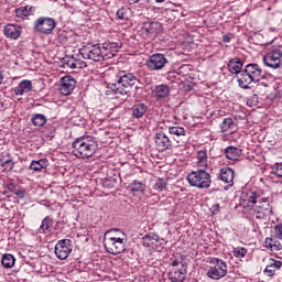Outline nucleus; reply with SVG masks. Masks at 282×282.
Wrapping results in <instances>:
<instances>
[{
    "instance_id": "obj_1",
    "label": "nucleus",
    "mask_w": 282,
    "mask_h": 282,
    "mask_svg": "<svg viewBox=\"0 0 282 282\" xmlns=\"http://www.w3.org/2000/svg\"><path fill=\"white\" fill-rule=\"evenodd\" d=\"M140 79L133 73H127V70H119L116 74V79L112 83L107 84L106 96H129L133 87L138 88Z\"/></svg>"
},
{
    "instance_id": "obj_2",
    "label": "nucleus",
    "mask_w": 282,
    "mask_h": 282,
    "mask_svg": "<svg viewBox=\"0 0 282 282\" xmlns=\"http://www.w3.org/2000/svg\"><path fill=\"white\" fill-rule=\"evenodd\" d=\"M72 149V153L75 158H78L79 160H88V158L96 155V152L98 151V141L96 140V137L83 135L73 141Z\"/></svg>"
},
{
    "instance_id": "obj_3",
    "label": "nucleus",
    "mask_w": 282,
    "mask_h": 282,
    "mask_svg": "<svg viewBox=\"0 0 282 282\" xmlns=\"http://www.w3.org/2000/svg\"><path fill=\"white\" fill-rule=\"evenodd\" d=\"M127 234L120 229L107 231L104 239V246L109 254H122L127 247L124 245Z\"/></svg>"
},
{
    "instance_id": "obj_4",
    "label": "nucleus",
    "mask_w": 282,
    "mask_h": 282,
    "mask_svg": "<svg viewBox=\"0 0 282 282\" xmlns=\"http://www.w3.org/2000/svg\"><path fill=\"white\" fill-rule=\"evenodd\" d=\"M263 78V69L259 64H248L238 76V85L241 89H250L252 83H259Z\"/></svg>"
},
{
    "instance_id": "obj_5",
    "label": "nucleus",
    "mask_w": 282,
    "mask_h": 282,
    "mask_svg": "<svg viewBox=\"0 0 282 282\" xmlns=\"http://www.w3.org/2000/svg\"><path fill=\"white\" fill-rule=\"evenodd\" d=\"M187 182L189 185L196 188H210V184H213V181L210 180V173L206 172L205 169L192 171L187 175Z\"/></svg>"
},
{
    "instance_id": "obj_6",
    "label": "nucleus",
    "mask_w": 282,
    "mask_h": 282,
    "mask_svg": "<svg viewBox=\"0 0 282 282\" xmlns=\"http://www.w3.org/2000/svg\"><path fill=\"white\" fill-rule=\"evenodd\" d=\"M226 274H228V265L224 262V260L219 258L212 259L209 262L207 276L209 279H214L215 281H219V279H224Z\"/></svg>"
},
{
    "instance_id": "obj_7",
    "label": "nucleus",
    "mask_w": 282,
    "mask_h": 282,
    "mask_svg": "<svg viewBox=\"0 0 282 282\" xmlns=\"http://www.w3.org/2000/svg\"><path fill=\"white\" fill-rule=\"evenodd\" d=\"M56 28V21L53 18L40 17L33 24L35 32L40 34H52Z\"/></svg>"
},
{
    "instance_id": "obj_8",
    "label": "nucleus",
    "mask_w": 282,
    "mask_h": 282,
    "mask_svg": "<svg viewBox=\"0 0 282 282\" xmlns=\"http://www.w3.org/2000/svg\"><path fill=\"white\" fill-rule=\"evenodd\" d=\"M162 32V23L148 21L142 24L141 34L147 41H153Z\"/></svg>"
},
{
    "instance_id": "obj_9",
    "label": "nucleus",
    "mask_w": 282,
    "mask_h": 282,
    "mask_svg": "<svg viewBox=\"0 0 282 282\" xmlns=\"http://www.w3.org/2000/svg\"><path fill=\"white\" fill-rule=\"evenodd\" d=\"M79 54L83 56V58L95 61V63H100V61H102V50L100 44L84 46L79 48Z\"/></svg>"
},
{
    "instance_id": "obj_10",
    "label": "nucleus",
    "mask_w": 282,
    "mask_h": 282,
    "mask_svg": "<svg viewBox=\"0 0 282 282\" xmlns=\"http://www.w3.org/2000/svg\"><path fill=\"white\" fill-rule=\"evenodd\" d=\"M147 65L150 72H160V69H164L169 65V59L164 54L155 53L148 58Z\"/></svg>"
},
{
    "instance_id": "obj_11",
    "label": "nucleus",
    "mask_w": 282,
    "mask_h": 282,
    "mask_svg": "<svg viewBox=\"0 0 282 282\" xmlns=\"http://www.w3.org/2000/svg\"><path fill=\"white\" fill-rule=\"evenodd\" d=\"M263 64L271 69H279L282 66V52L279 48L272 50L263 57Z\"/></svg>"
},
{
    "instance_id": "obj_12",
    "label": "nucleus",
    "mask_w": 282,
    "mask_h": 282,
    "mask_svg": "<svg viewBox=\"0 0 282 282\" xmlns=\"http://www.w3.org/2000/svg\"><path fill=\"white\" fill-rule=\"evenodd\" d=\"M101 56L102 61H109V58H113L116 54L120 52L122 48V43L118 42H105L101 44Z\"/></svg>"
},
{
    "instance_id": "obj_13",
    "label": "nucleus",
    "mask_w": 282,
    "mask_h": 282,
    "mask_svg": "<svg viewBox=\"0 0 282 282\" xmlns=\"http://www.w3.org/2000/svg\"><path fill=\"white\" fill-rule=\"evenodd\" d=\"M72 250L73 247L70 239H62L55 245V254L61 261H65V259L72 254Z\"/></svg>"
},
{
    "instance_id": "obj_14",
    "label": "nucleus",
    "mask_w": 282,
    "mask_h": 282,
    "mask_svg": "<svg viewBox=\"0 0 282 282\" xmlns=\"http://www.w3.org/2000/svg\"><path fill=\"white\" fill-rule=\"evenodd\" d=\"M154 142L158 151H171L173 149V141L162 131L155 133Z\"/></svg>"
},
{
    "instance_id": "obj_15",
    "label": "nucleus",
    "mask_w": 282,
    "mask_h": 282,
    "mask_svg": "<svg viewBox=\"0 0 282 282\" xmlns=\"http://www.w3.org/2000/svg\"><path fill=\"white\" fill-rule=\"evenodd\" d=\"M76 89V80L72 76H64L61 79L59 94L62 96H69Z\"/></svg>"
},
{
    "instance_id": "obj_16",
    "label": "nucleus",
    "mask_w": 282,
    "mask_h": 282,
    "mask_svg": "<svg viewBox=\"0 0 282 282\" xmlns=\"http://www.w3.org/2000/svg\"><path fill=\"white\" fill-rule=\"evenodd\" d=\"M4 36L7 39H11L12 41H17L19 36H21L22 28L19 24H7L3 29Z\"/></svg>"
},
{
    "instance_id": "obj_17",
    "label": "nucleus",
    "mask_w": 282,
    "mask_h": 282,
    "mask_svg": "<svg viewBox=\"0 0 282 282\" xmlns=\"http://www.w3.org/2000/svg\"><path fill=\"white\" fill-rule=\"evenodd\" d=\"M219 180L232 186L235 184V170L232 167H223L219 171Z\"/></svg>"
},
{
    "instance_id": "obj_18",
    "label": "nucleus",
    "mask_w": 282,
    "mask_h": 282,
    "mask_svg": "<svg viewBox=\"0 0 282 282\" xmlns=\"http://www.w3.org/2000/svg\"><path fill=\"white\" fill-rule=\"evenodd\" d=\"M186 264H182V268L178 270H173L171 272H169V279L172 282H184V280L186 279Z\"/></svg>"
},
{
    "instance_id": "obj_19",
    "label": "nucleus",
    "mask_w": 282,
    "mask_h": 282,
    "mask_svg": "<svg viewBox=\"0 0 282 282\" xmlns=\"http://www.w3.org/2000/svg\"><path fill=\"white\" fill-rule=\"evenodd\" d=\"M32 91V80L24 79L19 83L18 87L14 88L15 96H23L24 94H30Z\"/></svg>"
},
{
    "instance_id": "obj_20",
    "label": "nucleus",
    "mask_w": 282,
    "mask_h": 282,
    "mask_svg": "<svg viewBox=\"0 0 282 282\" xmlns=\"http://www.w3.org/2000/svg\"><path fill=\"white\" fill-rule=\"evenodd\" d=\"M219 128L221 133H228V131L235 133V131H237V123L235 120H232V118H225Z\"/></svg>"
},
{
    "instance_id": "obj_21",
    "label": "nucleus",
    "mask_w": 282,
    "mask_h": 282,
    "mask_svg": "<svg viewBox=\"0 0 282 282\" xmlns=\"http://www.w3.org/2000/svg\"><path fill=\"white\" fill-rule=\"evenodd\" d=\"M257 199H259V194L254 191H247L241 194V200L247 202V206H254L257 204Z\"/></svg>"
},
{
    "instance_id": "obj_22",
    "label": "nucleus",
    "mask_w": 282,
    "mask_h": 282,
    "mask_svg": "<svg viewBox=\"0 0 282 282\" xmlns=\"http://www.w3.org/2000/svg\"><path fill=\"white\" fill-rule=\"evenodd\" d=\"M281 261L271 259L270 263L264 269V274H267V276H274L276 270H281Z\"/></svg>"
},
{
    "instance_id": "obj_23",
    "label": "nucleus",
    "mask_w": 282,
    "mask_h": 282,
    "mask_svg": "<svg viewBox=\"0 0 282 282\" xmlns=\"http://www.w3.org/2000/svg\"><path fill=\"white\" fill-rule=\"evenodd\" d=\"M228 69L230 72V74H240L241 75V67H243V62H241V59H239L238 57L236 58H231L228 62Z\"/></svg>"
},
{
    "instance_id": "obj_24",
    "label": "nucleus",
    "mask_w": 282,
    "mask_h": 282,
    "mask_svg": "<svg viewBox=\"0 0 282 282\" xmlns=\"http://www.w3.org/2000/svg\"><path fill=\"white\" fill-rule=\"evenodd\" d=\"M32 14H34V7L32 6H25L15 9V17L18 19H25L28 17H32Z\"/></svg>"
},
{
    "instance_id": "obj_25",
    "label": "nucleus",
    "mask_w": 282,
    "mask_h": 282,
    "mask_svg": "<svg viewBox=\"0 0 282 282\" xmlns=\"http://www.w3.org/2000/svg\"><path fill=\"white\" fill-rule=\"evenodd\" d=\"M158 241H160V236H158L155 232H149L142 237V245L145 248H151L154 246V243H158Z\"/></svg>"
},
{
    "instance_id": "obj_26",
    "label": "nucleus",
    "mask_w": 282,
    "mask_h": 282,
    "mask_svg": "<svg viewBox=\"0 0 282 282\" xmlns=\"http://www.w3.org/2000/svg\"><path fill=\"white\" fill-rule=\"evenodd\" d=\"M225 155L227 160H232L234 162L241 158V149L235 147H227L225 149Z\"/></svg>"
},
{
    "instance_id": "obj_27",
    "label": "nucleus",
    "mask_w": 282,
    "mask_h": 282,
    "mask_svg": "<svg viewBox=\"0 0 282 282\" xmlns=\"http://www.w3.org/2000/svg\"><path fill=\"white\" fill-rule=\"evenodd\" d=\"M149 107H147L144 104H135L132 106L131 111H132V118L140 119L147 113V110Z\"/></svg>"
},
{
    "instance_id": "obj_28",
    "label": "nucleus",
    "mask_w": 282,
    "mask_h": 282,
    "mask_svg": "<svg viewBox=\"0 0 282 282\" xmlns=\"http://www.w3.org/2000/svg\"><path fill=\"white\" fill-rule=\"evenodd\" d=\"M264 248H268L272 252H279V250H282V245L274 238H265Z\"/></svg>"
},
{
    "instance_id": "obj_29",
    "label": "nucleus",
    "mask_w": 282,
    "mask_h": 282,
    "mask_svg": "<svg viewBox=\"0 0 282 282\" xmlns=\"http://www.w3.org/2000/svg\"><path fill=\"white\" fill-rule=\"evenodd\" d=\"M154 94V98L162 100V98H166L171 94V89L166 85H160L155 87Z\"/></svg>"
},
{
    "instance_id": "obj_30",
    "label": "nucleus",
    "mask_w": 282,
    "mask_h": 282,
    "mask_svg": "<svg viewBox=\"0 0 282 282\" xmlns=\"http://www.w3.org/2000/svg\"><path fill=\"white\" fill-rule=\"evenodd\" d=\"M50 166V161L47 159H40L37 161H32L30 164L31 171H43Z\"/></svg>"
},
{
    "instance_id": "obj_31",
    "label": "nucleus",
    "mask_w": 282,
    "mask_h": 282,
    "mask_svg": "<svg viewBox=\"0 0 282 282\" xmlns=\"http://www.w3.org/2000/svg\"><path fill=\"white\" fill-rule=\"evenodd\" d=\"M197 166L198 169H208V154L206 151L200 150L197 153Z\"/></svg>"
},
{
    "instance_id": "obj_32",
    "label": "nucleus",
    "mask_w": 282,
    "mask_h": 282,
    "mask_svg": "<svg viewBox=\"0 0 282 282\" xmlns=\"http://www.w3.org/2000/svg\"><path fill=\"white\" fill-rule=\"evenodd\" d=\"M52 226H54V219H52V216H46L43 220L42 224L39 228V232L41 235H45V232H47V230H50V228H52Z\"/></svg>"
},
{
    "instance_id": "obj_33",
    "label": "nucleus",
    "mask_w": 282,
    "mask_h": 282,
    "mask_svg": "<svg viewBox=\"0 0 282 282\" xmlns=\"http://www.w3.org/2000/svg\"><path fill=\"white\" fill-rule=\"evenodd\" d=\"M0 164L1 166H4V171H12V169H14V161H12L10 153L2 155L0 159Z\"/></svg>"
},
{
    "instance_id": "obj_34",
    "label": "nucleus",
    "mask_w": 282,
    "mask_h": 282,
    "mask_svg": "<svg viewBox=\"0 0 282 282\" xmlns=\"http://www.w3.org/2000/svg\"><path fill=\"white\" fill-rule=\"evenodd\" d=\"M17 262V259L11 253H6L2 256L1 264L3 268L10 269L14 268V263Z\"/></svg>"
},
{
    "instance_id": "obj_35",
    "label": "nucleus",
    "mask_w": 282,
    "mask_h": 282,
    "mask_svg": "<svg viewBox=\"0 0 282 282\" xmlns=\"http://www.w3.org/2000/svg\"><path fill=\"white\" fill-rule=\"evenodd\" d=\"M131 193H144L147 185L140 181H133L130 185Z\"/></svg>"
},
{
    "instance_id": "obj_36",
    "label": "nucleus",
    "mask_w": 282,
    "mask_h": 282,
    "mask_svg": "<svg viewBox=\"0 0 282 282\" xmlns=\"http://www.w3.org/2000/svg\"><path fill=\"white\" fill-rule=\"evenodd\" d=\"M169 133L176 138H182V135H186V129H184V127L173 126L169 127Z\"/></svg>"
},
{
    "instance_id": "obj_37",
    "label": "nucleus",
    "mask_w": 282,
    "mask_h": 282,
    "mask_svg": "<svg viewBox=\"0 0 282 282\" xmlns=\"http://www.w3.org/2000/svg\"><path fill=\"white\" fill-rule=\"evenodd\" d=\"M45 122H47V118L42 113H36L32 118V124H34V127H43Z\"/></svg>"
},
{
    "instance_id": "obj_38",
    "label": "nucleus",
    "mask_w": 282,
    "mask_h": 282,
    "mask_svg": "<svg viewBox=\"0 0 282 282\" xmlns=\"http://www.w3.org/2000/svg\"><path fill=\"white\" fill-rule=\"evenodd\" d=\"M63 63L64 65H66V67H69L70 69H76V67H79V65L77 64V59L74 57H64Z\"/></svg>"
},
{
    "instance_id": "obj_39",
    "label": "nucleus",
    "mask_w": 282,
    "mask_h": 282,
    "mask_svg": "<svg viewBox=\"0 0 282 282\" xmlns=\"http://www.w3.org/2000/svg\"><path fill=\"white\" fill-rule=\"evenodd\" d=\"M166 180L164 178H158L154 185V191H166Z\"/></svg>"
},
{
    "instance_id": "obj_40",
    "label": "nucleus",
    "mask_w": 282,
    "mask_h": 282,
    "mask_svg": "<svg viewBox=\"0 0 282 282\" xmlns=\"http://www.w3.org/2000/svg\"><path fill=\"white\" fill-rule=\"evenodd\" d=\"M271 174L276 175V177H282V163H275L271 166Z\"/></svg>"
},
{
    "instance_id": "obj_41",
    "label": "nucleus",
    "mask_w": 282,
    "mask_h": 282,
    "mask_svg": "<svg viewBox=\"0 0 282 282\" xmlns=\"http://www.w3.org/2000/svg\"><path fill=\"white\" fill-rule=\"evenodd\" d=\"M127 12H128V9L122 7L117 11L116 18L119 19L120 21H126L128 19Z\"/></svg>"
},
{
    "instance_id": "obj_42",
    "label": "nucleus",
    "mask_w": 282,
    "mask_h": 282,
    "mask_svg": "<svg viewBox=\"0 0 282 282\" xmlns=\"http://www.w3.org/2000/svg\"><path fill=\"white\" fill-rule=\"evenodd\" d=\"M248 254V249L246 248H238L234 251V257H237L238 259H243Z\"/></svg>"
},
{
    "instance_id": "obj_43",
    "label": "nucleus",
    "mask_w": 282,
    "mask_h": 282,
    "mask_svg": "<svg viewBox=\"0 0 282 282\" xmlns=\"http://www.w3.org/2000/svg\"><path fill=\"white\" fill-rule=\"evenodd\" d=\"M104 186L106 188H113V186H116V178L111 180V178H106L104 181Z\"/></svg>"
},
{
    "instance_id": "obj_44",
    "label": "nucleus",
    "mask_w": 282,
    "mask_h": 282,
    "mask_svg": "<svg viewBox=\"0 0 282 282\" xmlns=\"http://www.w3.org/2000/svg\"><path fill=\"white\" fill-rule=\"evenodd\" d=\"M274 235L276 239H282V224H279L274 227Z\"/></svg>"
},
{
    "instance_id": "obj_45",
    "label": "nucleus",
    "mask_w": 282,
    "mask_h": 282,
    "mask_svg": "<svg viewBox=\"0 0 282 282\" xmlns=\"http://www.w3.org/2000/svg\"><path fill=\"white\" fill-rule=\"evenodd\" d=\"M57 41H59V43H67V34L65 32L59 33L57 36Z\"/></svg>"
},
{
    "instance_id": "obj_46",
    "label": "nucleus",
    "mask_w": 282,
    "mask_h": 282,
    "mask_svg": "<svg viewBox=\"0 0 282 282\" xmlns=\"http://www.w3.org/2000/svg\"><path fill=\"white\" fill-rule=\"evenodd\" d=\"M15 195L19 199H23L25 197V189L21 188V189H17L15 191Z\"/></svg>"
},
{
    "instance_id": "obj_47",
    "label": "nucleus",
    "mask_w": 282,
    "mask_h": 282,
    "mask_svg": "<svg viewBox=\"0 0 282 282\" xmlns=\"http://www.w3.org/2000/svg\"><path fill=\"white\" fill-rule=\"evenodd\" d=\"M230 41H232V34L228 33L223 36L224 43H230Z\"/></svg>"
},
{
    "instance_id": "obj_48",
    "label": "nucleus",
    "mask_w": 282,
    "mask_h": 282,
    "mask_svg": "<svg viewBox=\"0 0 282 282\" xmlns=\"http://www.w3.org/2000/svg\"><path fill=\"white\" fill-rule=\"evenodd\" d=\"M77 65L79 66H76V69H83V67H87V63L86 62H80L77 59Z\"/></svg>"
},
{
    "instance_id": "obj_49",
    "label": "nucleus",
    "mask_w": 282,
    "mask_h": 282,
    "mask_svg": "<svg viewBox=\"0 0 282 282\" xmlns=\"http://www.w3.org/2000/svg\"><path fill=\"white\" fill-rule=\"evenodd\" d=\"M8 191H10L11 193H14V191H17V185L10 183L9 185H7Z\"/></svg>"
},
{
    "instance_id": "obj_50",
    "label": "nucleus",
    "mask_w": 282,
    "mask_h": 282,
    "mask_svg": "<svg viewBox=\"0 0 282 282\" xmlns=\"http://www.w3.org/2000/svg\"><path fill=\"white\" fill-rule=\"evenodd\" d=\"M171 261V265H173V268L180 265V260L177 258H172Z\"/></svg>"
},
{
    "instance_id": "obj_51",
    "label": "nucleus",
    "mask_w": 282,
    "mask_h": 282,
    "mask_svg": "<svg viewBox=\"0 0 282 282\" xmlns=\"http://www.w3.org/2000/svg\"><path fill=\"white\" fill-rule=\"evenodd\" d=\"M213 208H214V210H219V204H215L214 206H213Z\"/></svg>"
},
{
    "instance_id": "obj_52",
    "label": "nucleus",
    "mask_w": 282,
    "mask_h": 282,
    "mask_svg": "<svg viewBox=\"0 0 282 282\" xmlns=\"http://www.w3.org/2000/svg\"><path fill=\"white\" fill-rule=\"evenodd\" d=\"M3 83V74L0 73V85Z\"/></svg>"
},
{
    "instance_id": "obj_53",
    "label": "nucleus",
    "mask_w": 282,
    "mask_h": 282,
    "mask_svg": "<svg viewBox=\"0 0 282 282\" xmlns=\"http://www.w3.org/2000/svg\"><path fill=\"white\" fill-rule=\"evenodd\" d=\"M158 3H162L164 0H155Z\"/></svg>"
}]
</instances>
